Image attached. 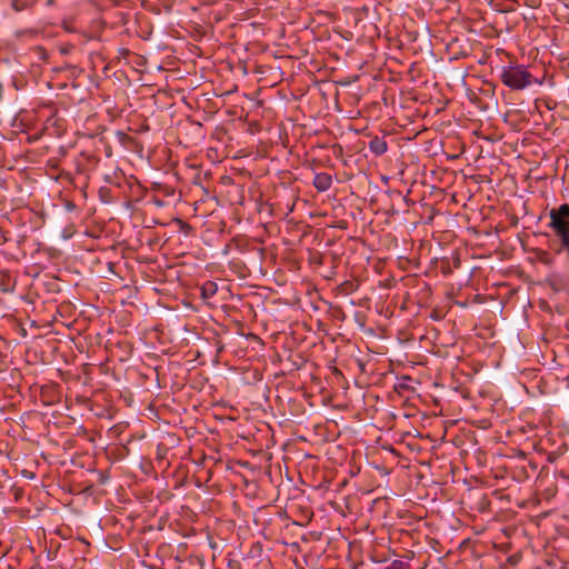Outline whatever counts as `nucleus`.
Instances as JSON below:
<instances>
[{
  "mask_svg": "<svg viewBox=\"0 0 569 569\" xmlns=\"http://www.w3.org/2000/svg\"><path fill=\"white\" fill-rule=\"evenodd\" d=\"M501 82L512 90H523L535 81L527 67L519 63H510L501 69Z\"/></svg>",
  "mask_w": 569,
  "mask_h": 569,
  "instance_id": "obj_1",
  "label": "nucleus"
},
{
  "mask_svg": "<svg viewBox=\"0 0 569 569\" xmlns=\"http://www.w3.org/2000/svg\"><path fill=\"white\" fill-rule=\"evenodd\" d=\"M549 218L548 227L559 239L569 256V204L562 203L558 208L551 209Z\"/></svg>",
  "mask_w": 569,
  "mask_h": 569,
  "instance_id": "obj_2",
  "label": "nucleus"
},
{
  "mask_svg": "<svg viewBox=\"0 0 569 569\" xmlns=\"http://www.w3.org/2000/svg\"><path fill=\"white\" fill-rule=\"evenodd\" d=\"M331 184H332V178L329 173L319 172V173L315 174L313 187L319 192H325V191L329 190L331 188Z\"/></svg>",
  "mask_w": 569,
  "mask_h": 569,
  "instance_id": "obj_3",
  "label": "nucleus"
},
{
  "mask_svg": "<svg viewBox=\"0 0 569 569\" xmlns=\"http://www.w3.org/2000/svg\"><path fill=\"white\" fill-rule=\"evenodd\" d=\"M369 150L376 156H382L388 150L383 138L375 137L369 141Z\"/></svg>",
  "mask_w": 569,
  "mask_h": 569,
  "instance_id": "obj_4",
  "label": "nucleus"
},
{
  "mask_svg": "<svg viewBox=\"0 0 569 569\" xmlns=\"http://www.w3.org/2000/svg\"><path fill=\"white\" fill-rule=\"evenodd\" d=\"M200 291V296L203 301H208L210 298L214 296L218 290V287H197Z\"/></svg>",
  "mask_w": 569,
  "mask_h": 569,
  "instance_id": "obj_5",
  "label": "nucleus"
},
{
  "mask_svg": "<svg viewBox=\"0 0 569 569\" xmlns=\"http://www.w3.org/2000/svg\"><path fill=\"white\" fill-rule=\"evenodd\" d=\"M383 569H411V566L407 561L395 559L388 566H386Z\"/></svg>",
  "mask_w": 569,
  "mask_h": 569,
  "instance_id": "obj_6",
  "label": "nucleus"
},
{
  "mask_svg": "<svg viewBox=\"0 0 569 569\" xmlns=\"http://www.w3.org/2000/svg\"><path fill=\"white\" fill-rule=\"evenodd\" d=\"M10 6L14 11L20 12L27 8V2L23 0H10Z\"/></svg>",
  "mask_w": 569,
  "mask_h": 569,
  "instance_id": "obj_7",
  "label": "nucleus"
},
{
  "mask_svg": "<svg viewBox=\"0 0 569 569\" xmlns=\"http://www.w3.org/2000/svg\"><path fill=\"white\" fill-rule=\"evenodd\" d=\"M1 288H2V291L8 292V291H11V289H13L14 287L4 286V287H1Z\"/></svg>",
  "mask_w": 569,
  "mask_h": 569,
  "instance_id": "obj_8",
  "label": "nucleus"
},
{
  "mask_svg": "<svg viewBox=\"0 0 569 569\" xmlns=\"http://www.w3.org/2000/svg\"><path fill=\"white\" fill-rule=\"evenodd\" d=\"M207 284L214 286L216 283H214V282H212V281H209Z\"/></svg>",
  "mask_w": 569,
  "mask_h": 569,
  "instance_id": "obj_9",
  "label": "nucleus"
}]
</instances>
